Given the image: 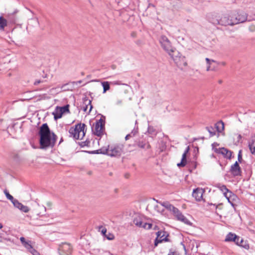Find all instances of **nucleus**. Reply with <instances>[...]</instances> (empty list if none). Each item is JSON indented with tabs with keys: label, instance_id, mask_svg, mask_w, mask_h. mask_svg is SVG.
Instances as JSON below:
<instances>
[{
	"label": "nucleus",
	"instance_id": "f257e3e1",
	"mask_svg": "<svg viewBox=\"0 0 255 255\" xmlns=\"http://www.w3.org/2000/svg\"><path fill=\"white\" fill-rule=\"evenodd\" d=\"M38 134L40 136L39 143L41 149H47L54 146L57 137L54 132H50L47 124H44L41 126Z\"/></svg>",
	"mask_w": 255,
	"mask_h": 255
},
{
	"label": "nucleus",
	"instance_id": "f03ea898",
	"mask_svg": "<svg viewBox=\"0 0 255 255\" xmlns=\"http://www.w3.org/2000/svg\"><path fill=\"white\" fill-rule=\"evenodd\" d=\"M124 145L116 144L104 146L97 150L98 153L106 154L111 157H120L124 151Z\"/></svg>",
	"mask_w": 255,
	"mask_h": 255
},
{
	"label": "nucleus",
	"instance_id": "7ed1b4c3",
	"mask_svg": "<svg viewBox=\"0 0 255 255\" xmlns=\"http://www.w3.org/2000/svg\"><path fill=\"white\" fill-rule=\"evenodd\" d=\"M85 124L79 123L71 127L69 130L70 136L75 139H82L85 135L86 130L85 129Z\"/></svg>",
	"mask_w": 255,
	"mask_h": 255
},
{
	"label": "nucleus",
	"instance_id": "20e7f679",
	"mask_svg": "<svg viewBox=\"0 0 255 255\" xmlns=\"http://www.w3.org/2000/svg\"><path fill=\"white\" fill-rule=\"evenodd\" d=\"M229 14H225L222 16L215 15L209 18V21L214 25L220 24L224 26L234 25L233 19H230Z\"/></svg>",
	"mask_w": 255,
	"mask_h": 255
},
{
	"label": "nucleus",
	"instance_id": "39448f33",
	"mask_svg": "<svg viewBox=\"0 0 255 255\" xmlns=\"http://www.w3.org/2000/svg\"><path fill=\"white\" fill-rule=\"evenodd\" d=\"M159 41L162 47L169 55H171L172 53H177L178 55L179 54V52L176 51V49L172 46L170 41L166 36H161Z\"/></svg>",
	"mask_w": 255,
	"mask_h": 255
},
{
	"label": "nucleus",
	"instance_id": "423d86ee",
	"mask_svg": "<svg viewBox=\"0 0 255 255\" xmlns=\"http://www.w3.org/2000/svg\"><path fill=\"white\" fill-rule=\"evenodd\" d=\"M170 56L173 60L176 65L181 69H183L184 67L187 66V63L185 57L182 56L180 53L179 55L177 53H172Z\"/></svg>",
	"mask_w": 255,
	"mask_h": 255
},
{
	"label": "nucleus",
	"instance_id": "0eeeda50",
	"mask_svg": "<svg viewBox=\"0 0 255 255\" xmlns=\"http://www.w3.org/2000/svg\"><path fill=\"white\" fill-rule=\"evenodd\" d=\"M234 12L235 16H236L235 18L233 19L234 25L244 22L247 20V14L245 11L241 10H237L234 11Z\"/></svg>",
	"mask_w": 255,
	"mask_h": 255
},
{
	"label": "nucleus",
	"instance_id": "6e6552de",
	"mask_svg": "<svg viewBox=\"0 0 255 255\" xmlns=\"http://www.w3.org/2000/svg\"><path fill=\"white\" fill-rule=\"evenodd\" d=\"M103 123V120L101 119H100L97 121L92 128L93 133L98 136H101L104 134V124Z\"/></svg>",
	"mask_w": 255,
	"mask_h": 255
},
{
	"label": "nucleus",
	"instance_id": "1a4fd4ad",
	"mask_svg": "<svg viewBox=\"0 0 255 255\" xmlns=\"http://www.w3.org/2000/svg\"><path fill=\"white\" fill-rule=\"evenodd\" d=\"M72 247L70 244L62 243L59 246L58 251L61 255H69L71 254Z\"/></svg>",
	"mask_w": 255,
	"mask_h": 255
},
{
	"label": "nucleus",
	"instance_id": "9d476101",
	"mask_svg": "<svg viewBox=\"0 0 255 255\" xmlns=\"http://www.w3.org/2000/svg\"><path fill=\"white\" fill-rule=\"evenodd\" d=\"M133 222L136 226L145 229H150L152 226L151 224L143 222L142 219L138 216L134 218Z\"/></svg>",
	"mask_w": 255,
	"mask_h": 255
},
{
	"label": "nucleus",
	"instance_id": "9b49d317",
	"mask_svg": "<svg viewBox=\"0 0 255 255\" xmlns=\"http://www.w3.org/2000/svg\"><path fill=\"white\" fill-rule=\"evenodd\" d=\"M156 235L157 237L154 240V247L157 246L159 243H160L163 241H168V235H166V233L165 232L159 231L157 232Z\"/></svg>",
	"mask_w": 255,
	"mask_h": 255
},
{
	"label": "nucleus",
	"instance_id": "f8f14e48",
	"mask_svg": "<svg viewBox=\"0 0 255 255\" xmlns=\"http://www.w3.org/2000/svg\"><path fill=\"white\" fill-rule=\"evenodd\" d=\"M173 214L176 219L184 224L188 225H191V222L182 214V213L177 208Z\"/></svg>",
	"mask_w": 255,
	"mask_h": 255
},
{
	"label": "nucleus",
	"instance_id": "ddd939ff",
	"mask_svg": "<svg viewBox=\"0 0 255 255\" xmlns=\"http://www.w3.org/2000/svg\"><path fill=\"white\" fill-rule=\"evenodd\" d=\"M230 172L234 176H238L242 173L241 168L237 161L231 165Z\"/></svg>",
	"mask_w": 255,
	"mask_h": 255
},
{
	"label": "nucleus",
	"instance_id": "4468645a",
	"mask_svg": "<svg viewBox=\"0 0 255 255\" xmlns=\"http://www.w3.org/2000/svg\"><path fill=\"white\" fill-rule=\"evenodd\" d=\"M225 197L228 200L229 203L231 204L232 206L234 207L235 206V203L238 200L237 196L232 192L230 191V192H228V193L225 194Z\"/></svg>",
	"mask_w": 255,
	"mask_h": 255
},
{
	"label": "nucleus",
	"instance_id": "2eb2a0df",
	"mask_svg": "<svg viewBox=\"0 0 255 255\" xmlns=\"http://www.w3.org/2000/svg\"><path fill=\"white\" fill-rule=\"evenodd\" d=\"M204 192V189L197 188L193 190L192 196L195 198L196 201H200L203 199V194Z\"/></svg>",
	"mask_w": 255,
	"mask_h": 255
},
{
	"label": "nucleus",
	"instance_id": "dca6fc26",
	"mask_svg": "<svg viewBox=\"0 0 255 255\" xmlns=\"http://www.w3.org/2000/svg\"><path fill=\"white\" fill-rule=\"evenodd\" d=\"M215 152L217 153L221 154L224 157L228 159H231L232 154V152L231 150L224 147L216 148Z\"/></svg>",
	"mask_w": 255,
	"mask_h": 255
},
{
	"label": "nucleus",
	"instance_id": "f3484780",
	"mask_svg": "<svg viewBox=\"0 0 255 255\" xmlns=\"http://www.w3.org/2000/svg\"><path fill=\"white\" fill-rule=\"evenodd\" d=\"M205 60L208 65L207 67V71L215 70L217 66L218 65V63L215 60H211L208 58H206Z\"/></svg>",
	"mask_w": 255,
	"mask_h": 255
},
{
	"label": "nucleus",
	"instance_id": "a211bd4d",
	"mask_svg": "<svg viewBox=\"0 0 255 255\" xmlns=\"http://www.w3.org/2000/svg\"><path fill=\"white\" fill-rule=\"evenodd\" d=\"M17 12V10H15L12 13H8L5 14L6 19L7 20V23H14L16 22V17L15 14Z\"/></svg>",
	"mask_w": 255,
	"mask_h": 255
},
{
	"label": "nucleus",
	"instance_id": "6ab92c4d",
	"mask_svg": "<svg viewBox=\"0 0 255 255\" xmlns=\"http://www.w3.org/2000/svg\"><path fill=\"white\" fill-rule=\"evenodd\" d=\"M46 211V207L43 205H40L39 204H37V207L35 209V212L37 215L39 216H43Z\"/></svg>",
	"mask_w": 255,
	"mask_h": 255
},
{
	"label": "nucleus",
	"instance_id": "aec40b11",
	"mask_svg": "<svg viewBox=\"0 0 255 255\" xmlns=\"http://www.w3.org/2000/svg\"><path fill=\"white\" fill-rule=\"evenodd\" d=\"M89 107L90 109L88 113H90L92 109L93 108L92 105L91 104V101L89 99H85L84 101L83 105L82 106V109L84 112H87L88 107Z\"/></svg>",
	"mask_w": 255,
	"mask_h": 255
},
{
	"label": "nucleus",
	"instance_id": "412c9836",
	"mask_svg": "<svg viewBox=\"0 0 255 255\" xmlns=\"http://www.w3.org/2000/svg\"><path fill=\"white\" fill-rule=\"evenodd\" d=\"M161 205L162 207H163L169 211L172 212V213L175 212V210L177 209V208L175 207L168 202L161 203Z\"/></svg>",
	"mask_w": 255,
	"mask_h": 255
},
{
	"label": "nucleus",
	"instance_id": "4be33fe9",
	"mask_svg": "<svg viewBox=\"0 0 255 255\" xmlns=\"http://www.w3.org/2000/svg\"><path fill=\"white\" fill-rule=\"evenodd\" d=\"M52 114L54 116L55 120H57L61 118L63 115L62 112H61V110L60 109L59 107H56L55 110L53 112Z\"/></svg>",
	"mask_w": 255,
	"mask_h": 255
},
{
	"label": "nucleus",
	"instance_id": "5701e85b",
	"mask_svg": "<svg viewBox=\"0 0 255 255\" xmlns=\"http://www.w3.org/2000/svg\"><path fill=\"white\" fill-rule=\"evenodd\" d=\"M136 144L139 148L142 149H147L151 147L148 141H138L137 142Z\"/></svg>",
	"mask_w": 255,
	"mask_h": 255
},
{
	"label": "nucleus",
	"instance_id": "b1692460",
	"mask_svg": "<svg viewBox=\"0 0 255 255\" xmlns=\"http://www.w3.org/2000/svg\"><path fill=\"white\" fill-rule=\"evenodd\" d=\"M249 147L251 152L255 155V137H253L249 142Z\"/></svg>",
	"mask_w": 255,
	"mask_h": 255
},
{
	"label": "nucleus",
	"instance_id": "393cba45",
	"mask_svg": "<svg viewBox=\"0 0 255 255\" xmlns=\"http://www.w3.org/2000/svg\"><path fill=\"white\" fill-rule=\"evenodd\" d=\"M237 239V235L235 234L229 233L226 237L225 239V241L226 242H233L234 241H236Z\"/></svg>",
	"mask_w": 255,
	"mask_h": 255
},
{
	"label": "nucleus",
	"instance_id": "a878e982",
	"mask_svg": "<svg viewBox=\"0 0 255 255\" xmlns=\"http://www.w3.org/2000/svg\"><path fill=\"white\" fill-rule=\"evenodd\" d=\"M7 20L2 16H0V30H3L7 25Z\"/></svg>",
	"mask_w": 255,
	"mask_h": 255
},
{
	"label": "nucleus",
	"instance_id": "bb28decb",
	"mask_svg": "<svg viewBox=\"0 0 255 255\" xmlns=\"http://www.w3.org/2000/svg\"><path fill=\"white\" fill-rule=\"evenodd\" d=\"M215 127L218 132H221L224 129V124L220 121L215 124Z\"/></svg>",
	"mask_w": 255,
	"mask_h": 255
},
{
	"label": "nucleus",
	"instance_id": "cd10ccee",
	"mask_svg": "<svg viewBox=\"0 0 255 255\" xmlns=\"http://www.w3.org/2000/svg\"><path fill=\"white\" fill-rule=\"evenodd\" d=\"M186 154L185 153H183L182 154V159H181V161L180 163H178L177 165L179 167H184L186 165Z\"/></svg>",
	"mask_w": 255,
	"mask_h": 255
},
{
	"label": "nucleus",
	"instance_id": "c85d7f7f",
	"mask_svg": "<svg viewBox=\"0 0 255 255\" xmlns=\"http://www.w3.org/2000/svg\"><path fill=\"white\" fill-rule=\"evenodd\" d=\"M239 246L246 250H249L250 249L249 244L246 241H244L243 239H241Z\"/></svg>",
	"mask_w": 255,
	"mask_h": 255
},
{
	"label": "nucleus",
	"instance_id": "c756f323",
	"mask_svg": "<svg viewBox=\"0 0 255 255\" xmlns=\"http://www.w3.org/2000/svg\"><path fill=\"white\" fill-rule=\"evenodd\" d=\"M103 87V93H105L107 91L110 90V83L108 81H104L101 83Z\"/></svg>",
	"mask_w": 255,
	"mask_h": 255
},
{
	"label": "nucleus",
	"instance_id": "7c9ffc66",
	"mask_svg": "<svg viewBox=\"0 0 255 255\" xmlns=\"http://www.w3.org/2000/svg\"><path fill=\"white\" fill-rule=\"evenodd\" d=\"M206 129L209 132L210 137L216 135V130L213 127H206Z\"/></svg>",
	"mask_w": 255,
	"mask_h": 255
},
{
	"label": "nucleus",
	"instance_id": "2f4dec72",
	"mask_svg": "<svg viewBox=\"0 0 255 255\" xmlns=\"http://www.w3.org/2000/svg\"><path fill=\"white\" fill-rule=\"evenodd\" d=\"M48 78H49V76L47 74H44V75L42 76L43 79L35 80V81L34 83V84L35 85H37L41 83H43V82L46 81V80H44V79H45V78L48 79Z\"/></svg>",
	"mask_w": 255,
	"mask_h": 255
},
{
	"label": "nucleus",
	"instance_id": "473e14b6",
	"mask_svg": "<svg viewBox=\"0 0 255 255\" xmlns=\"http://www.w3.org/2000/svg\"><path fill=\"white\" fill-rule=\"evenodd\" d=\"M218 188L223 192L225 196L226 193H228V192L231 191L224 185L218 186Z\"/></svg>",
	"mask_w": 255,
	"mask_h": 255
},
{
	"label": "nucleus",
	"instance_id": "72a5a7b5",
	"mask_svg": "<svg viewBox=\"0 0 255 255\" xmlns=\"http://www.w3.org/2000/svg\"><path fill=\"white\" fill-rule=\"evenodd\" d=\"M4 193L5 195L6 196V198L8 200H9L11 202H12L13 201V200L15 199H14L13 196L12 195H11L6 190H4Z\"/></svg>",
	"mask_w": 255,
	"mask_h": 255
},
{
	"label": "nucleus",
	"instance_id": "f704fd0d",
	"mask_svg": "<svg viewBox=\"0 0 255 255\" xmlns=\"http://www.w3.org/2000/svg\"><path fill=\"white\" fill-rule=\"evenodd\" d=\"M19 209L24 213H27L29 211V208L27 206H24L22 204H21Z\"/></svg>",
	"mask_w": 255,
	"mask_h": 255
},
{
	"label": "nucleus",
	"instance_id": "c9c22d12",
	"mask_svg": "<svg viewBox=\"0 0 255 255\" xmlns=\"http://www.w3.org/2000/svg\"><path fill=\"white\" fill-rule=\"evenodd\" d=\"M69 106L68 105H67L63 107H59V108L61 110V112H62V114H63L64 113L66 112L69 113Z\"/></svg>",
	"mask_w": 255,
	"mask_h": 255
},
{
	"label": "nucleus",
	"instance_id": "e433bc0d",
	"mask_svg": "<svg viewBox=\"0 0 255 255\" xmlns=\"http://www.w3.org/2000/svg\"><path fill=\"white\" fill-rule=\"evenodd\" d=\"M23 246L28 251H29L31 249L33 248V247L31 245V241H27L25 244H24Z\"/></svg>",
	"mask_w": 255,
	"mask_h": 255
},
{
	"label": "nucleus",
	"instance_id": "4c0bfd02",
	"mask_svg": "<svg viewBox=\"0 0 255 255\" xmlns=\"http://www.w3.org/2000/svg\"><path fill=\"white\" fill-rule=\"evenodd\" d=\"M12 203L13 206L18 209H19L20 206L21 204V203H20L17 199H14Z\"/></svg>",
	"mask_w": 255,
	"mask_h": 255
},
{
	"label": "nucleus",
	"instance_id": "58836bf2",
	"mask_svg": "<svg viewBox=\"0 0 255 255\" xmlns=\"http://www.w3.org/2000/svg\"><path fill=\"white\" fill-rule=\"evenodd\" d=\"M147 131L149 134H151L152 135H155L156 134L155 129L153 128V127H149L148 128Z\"/></svg>",
	"mask_w": 255,
	"mask_h": 255
},
{
	"label": "nucleus",
	"instance_id": "ea45409f",
	"mask_svg": "<svg viewBox=\"0 0 255 255\" xmlns=\"http://www.w3.org/2000/svg\"><path fill=\"white\" fill-rule=\"evenodd\" d=\"M29 252H30L33 255H40L39 253L33 248L31 249Z\"/></svg>",
	"mask_w": 255,
	"mask_h": 255
},
{
	"label": "nucleus",
	"instance_id": "a19ab883",
	"mask_svg": "<svg viewBox=\"0 0 255 255\" xmlns=\"http://www.w3.org/2000/svg\"><path fill=\"white\" fill-rule=\"evenodd\" d=\"M154 208L158 212H162L163 211L162 206L160 207L158 205H156L155 206Z\"/></svg>",
	"mask_w": 255,
	"mask_h": 255
},
{
	"label": "nucleus",
	"instance_id": "79ce46f5",
	"mask_svg": "<svg viewBox=\"0 0 255 255\" xmlns=\"http://www.w3.org/2000/svg\"><path fill=\"white\" fill-rule=\"evenodd\" d=\"M238 161L240 162H241V161L242 160V155L241 150H240L239 152L238 155Z\"/></svg>",
	"mask_w": 255,
	"mask_h": 255
},
{
	"label": "nucleus",
	"instance_id": "37998d69",
	"mask_svg": "<svg viewBox=\"0 0 255 255\" xmlns=\"http://www.w3.org/2000/svg\"><path fill=\"white\" fill-rule=\"evenodd\" d=\"M123 103V100L122 99H117L115 102V104L116 105H121Z\"/></svg>",
	"mask_w": 255,
	"mask_h": 255
},
{
	"label": "nucleus",
	"instance_id": "c03bdc74",
	"mask_svg": "<svg viewBox=\"0 0 255 255\" xmlns=\"http://www.w3.org/2000/svg\"><path fill=\"white\" fill-rule=\"evenodd\" d=\"M168 255H178L177 252L174 251L172 250H170L169 253Z\"/></svg>",
	"mask_w": 255,
	"mask_h": 255
},
{
	"label": "nucleus",
	"instance_id": "a18cd8bd",
	"mask_svg": "<svg viewBox=\"0 0 255 255\" xmlns=\"http://www.w3.org/2000/svg\"><path fill=\"white\" fill-rule=\"evenodd\" d=\"M241 239L240 238V237L237 236V239L236 241H234L233 242H234L238 246H239L240 244V241Z\"/></svg>",
	"mask_w": 255,
	"mask_h": 255
},
{
	"label": "nucleus",
	"instance_id": "49530a36",
	"mask_svg": "<svg viewBox=\"0 0 255 255\" xmlns=\"http://www.w3.org/2000/svg\"><path fill=\"white\" fill-rule=\"evenodd\" d=\"M235 135L237 136V142H239L242 139V135L240 134H236Z\"/></svg>",
	"mask_w": 255,
	"mask_h": 255
},
{
	"label": "nucleus",
	"instance_id": "de8ad7c7",
	"mask_svg": "<svg viewBox=\"0 0 255 255\" xmlns=\"http://www.w3.org/2000/svg\"><path fill=\"white\" fill-rule=\"evenodd\" d=\"M20 240L22 244L23 245V246L24 245V244H25V243H26L27 242V241H26L25 238L22 237H20Z\"/></svg>",
	"mask_w": 255,
	"mask_h": 255
},
{
	"label": "nucleus",
	"instance_id": "09e8293b",
	"mask_svg": "<svg viewBox=\"0 0 255 255\" xmlns=\"http://www.w3.org/2000/svg\"><path fill=\"white\" fill-rule=\"evenodd\" d=\"M106 237H107V238L109 240H112L114 239V236L113 234H109V236H106Z\"/></svg>",
	"mask_w": 255,
	"mask_h": 255
},
{
	"label": "nucleus",
	"instance_id": "8fccbe9b",
	"mask_svg": "<svg viewBox=\"0 0 255 255\" xmlns=\"http://www.w3.org/2000/svg\"><path fill=\"white\" fill-rule=\"evenodd\" d=\"M102 228V230H101V233H102V234L103 235H104V236H106V233H107V230H106V229H105V228Z\"/></svg>",
	"mask_w": 255,
	"mask_h": 255
},
{
	"label": "nucleus",
	"instance_id": "3c124183",
	"mask_svg": "<svg viewBox=\"0 0 255 255\" xmlns=\"http://www.w3.org/2000/svg\"><path fill=\"white\" fill-rule=\"evenodd\" d=\"M229 16H231L230 19H234L236 17V16H235V13H234V11L233 12H232L231 14H229Z\"/></svg>",
	"mask_w": 255,
	"mask_h": 255
},
{
	"label": "nucleus",
	"instance_id": "603ef678",
	"mask_svg": "<svg viewBox=\"0 0 255 255\" xmlns=\"http://www.w3.org/2000/svg\"><path fill=\"white\" fill-rule=\"evenodd\" d=\"M137 132V130H133L129 134L132 135V137L134 136Z\"/></svg>",
	"mask_w": 255,
	"mask_h": 255
},
{
	"label": "nucleus",
	"instance_id": "864d4df0",
	"mask_svg": "<svg viewBox=\"0 0 255 255\" xmlns=\"http://www.w3.org/2000/svg\"><path fill=\"white\" fill-rule=\"evenodd\" d=\"M132 137V135L131 134H130L129 133L127 134L126 137H125V139L126 140L129 139L130 137Z\"/></svg>",
	"mask_w": 255,
	"mask_h": 255
},
{
	"label": "nucleus",
	"instance_id": "5fc2aeb1",
	"mask_svg": "<svg viewBox=\"0 0 255 255\" xmlns=\"http://www.w3.org/2000/svg\"><path fill=\"white\" fill-rule=\"evenodd\" d=\"M189 147L187 146L186 147V149L185 150V151H184L183 153H185V154H187V153L189 152Z\"/></svg>",
	"mask_w": 255,
	"mask_h": 255
},
{
	"label": "nucleus",
	"instance_id": "6e6d98bb",
	"mask_svg": "<svg viewBox=\"0 0 255 255\" xmlns=\"http://www.w3.org/2000/svg\"><path fill=\"white\" fill-rule=\"evenodd\" d=\"M113 83L115 85H122V83H121V82L119 81L114 82Z\"/></svg>",
	"mask_w": 255,
	"mask_h": 255
},
{
	"label": "nucleus",
	"instance_id": "4d7b16f0",
	"mask_svg": "<svg viewBox=\"0 0 255 255\" xmlns=\"http://www.w3.org/2000/svg\"><path fill=\"white\" fill-rule=\"evenodd\" d=\"M82 82V81L81 80H80V81H77V82H74V84H75L77 85L78 84H81Z\"/></svg>",
	"mask_w": 255,
	"mask_h": 255
},
{
	"label": "nucleus",
	"instance_id": "13d9d810",
	"mask_svg": "<svg viewBox=\"0 0 255 255\" xmlns=\"http://www.w3.org/2000/svg\"><path fill=\"white\" fill-rule=\"evenodd\" d=\"M63 141L62 137L61 138L59 144H60Z\"/></svg>",
	"mask_w": 255,
	"mask_h": 255
},
{
	"label": "nucleus",
	"instance_id": "bf43d9fd",
	"mask_svg": "<svg viewBox=\"0 0 255 255\" xmlns=\"http://www.w3.org/2000/svg\"><path fill=\"white\" fill-rule=\"evenodd\" d=\"M47 205H48V206H50L51 205V203L50 202H48V203H47Z\"/></svg>",
	"mask_w": 255,
	"mask_h": 255
},
{
	"label": "nucleus",
	"instance_id": "052dcab7",
	"mask_svg": "<svg viewBox=\"0 0 255 255\" xmlns=\"http://www.w3.org/2000/svg\"><path fill=\"white\" fill-rule=\"evenodd\" d=\"M2 228V225L0 223V229Z\"/></svg>",
	"mask_w": 255,
	"mask_h": 255
},
{
	"label": "nucleus",
	"instance_id": "680f3d73",
	"mask_svg": "<svg viewBox=\"0 0 255 255\" xmlns=\"http://www.w3.org/2000/svg\"><path fill=\"white\" fill-rule=\"evenodd\" d=\"M222 64L223 65H225V62H223V63H222Z\"/></svg>",
	"mask_w": 255,
	"mask_h": 255
},
{
	"label": "nucleus",
	"instance_id": "e2e57ef3",
	"mask_svg": "<svg viewBox=\"0 0 255 255\" xmlns=\"http://www.w3.org/2000/svg\"><path fill=\"white\" fill-rule=\"evenodd\" d=\"M35 20L36 22H38L37 19H36Z\"/></svg>",
	"mask_w": 255,
	"mask_h": 255
}]
</instances>
